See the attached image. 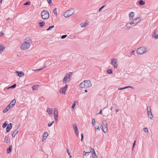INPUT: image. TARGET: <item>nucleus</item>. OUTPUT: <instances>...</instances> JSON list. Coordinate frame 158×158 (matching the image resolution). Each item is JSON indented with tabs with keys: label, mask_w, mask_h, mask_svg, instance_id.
Masks as SVG:
<instances>
[{
	"label": "nucleus",
	"mask_w": 158,
	"mask_h": 158,
	"mask_svg": "<svg viewBox=\"0 0 158 158\" xmlns=\"http://www.w3.org/2000/svg\"><path fill=\"white\" fill-rule=\"evenodd\" d=\"M101 126L99 125V126H96L95 127V129L96 131H97L98 130L99 131H100V129H99L100 127H101Z\"/></svg>",
	"instance_id": "nucleus-36"
},
{
	"label": "nucleus",
	"mask_w": 158,
	"mask_h": 158,
	"mask_svg": "<svg viewBox=\"0 0 158 158\" xmlns=\"http://www.w3.org/2000/svg\"><path fill=\"white\" fill-rule=\"evenodd\" d=\"M41 15L42 18L44 19H48L49 17V12L45 10H44L41 11Z\"/></svg>",
	"instance_id": "nucleus-3"
},
{
	"label": "nucleus",
	"mask_w": 158,
	"mask_h": 158,
	"mask_svg": "<svg viewBox=\"0 0 158 158\" xmlns=\"http://www.w3.org/2000/svg\"><path fill=\"white\" fill-rule=\"evenodd\" d=\"M84 138V135L83 133L81 134V140L82 142L83 140V139Z\"/></svg>",
	"instance_id": "nucleus-52"
},
{
	"label": "nucleus",
	"mask_w": 158,
	"mask_h": 158,
	"mask_svg": "<svg viewBox=\"0 0 158 158\" xmlns=\"http://www.w3.org/2000/svg\"><path fill=\"white\" fill-rule=\"evenodd\" d=\"M85 88H87L89 87H91L92 85L91 84V83L90 81L89 80H85Z\"/></svg>",
	"instance_id": "nucleus-9"
},
{
	"label": "nucleus",
	"mask_w": 158,
	"mask_h": 158,
	"mask_svg": "<svg viewBox=\"0 0 158 158\" xmlns=\"http://www.w3.org/2000/svg\"><path fill=\"white\" fill-rule=\"evenodd\" d=\"M66 90L63 87L60 89V93L63 94H65Z\"/></svg>",
	"instance_id": "nucleus-23"
},
{
	"label": "nucleus",
	"mask_w": 158,
	"mask_h": 158,
	"mask_svg": "<svg viewBox=\"0 0 158 158\" xmlns=\"http://www.w3.org/2000/svg\"><path fill=\"white\" fill-rule=\"evenodd\" d=\"M134 13L133 12H131L129 14V19L131 20L133 17L134 16Z\"/></svg>",
	"instance_id": "nucleus-19"
},
{
	"label": "nucleus",
	"mask_w": 158,
	"mask_h": 158,
	"mask_svg": "<svg viewBox=\"0 0 158 158\" xmlns=\"http://www.w3.org/2000/svg\"><path fill=\"white\" fill-rule=\"evenodd\" d=\"M111 64L113 65L114 68H117L118 64H117V59L113 58L111 59Z\"/></svg>",
	"instance_id": "nucleus-6"
},
{
	"label": "nucleus",
	"mask_w": 158,
	"mask_h": 158,
	"mask_svg": "<svg viewBox=\"0 0 158 158\" xmlns=\"http://www.w3.org/2000/svg\"><path fill=\"white\" fill-rule=\"evenodd\" d=\"M143 131H144V132L145 133H148V129L146 127L144 128Z\"/></svg>",
	"instance_id": "nucleus-43"
},
{
	"label": "nucleus",
	"mask_w": 158,
	"mask_h": 158,
	"mask_svg": "<svg viewBox=\"0 0 158 158\" xmlns=\"http://www.w3.org/2000/svg\"><path fill=\"white\" fill-rule=\"evenodd\" d=\"M107 72L108 74H111L112 73V71L111 69H109L107 71Z\"/></svg>",
	"instance_id": "nucleus-38"
},
{
	"label": "nucleus",
	"mask_w": 158,
	"mask_h": 158,
	"mask_svg": "<svg viewBox=\"0 0 158 158\" xmlns=\"http://www.w3.org/2000/svg\"><path fill=\"white\" fill-rule=\"evenodd\" d=\"M64 89H65L66 90H67V89L68 88V86H67V85H66L65 86L63 87Z\"/></svg>",
	"instance_id": "nucleus-55"
},
{
	"label": "nucleus",
	"mask_w": 158,
	"mask_h": 158,
	"mask_svg": "<svg viewBox=\"0 0 158 158\" xmlns=\"http://www.w3.org/2000/svg\"><path fill=\"white\" fill-rule=\"evenodd\" d=\"M18 129V128H17V129H15L13 132L12 134V138H14L15 137L16 135L18 133V131L17 130Z\"/></svg>",
	"instance_id": "nucleus-17"
},
{
	"label": "nucleus",
	"mask_w": 158,
	"mask_h": 158,
	"mask_svg": "<svg viewBox=\"0 0 158 158\" xmlns=\"http://www.w3.org/2000/svg\"><path fill=\"white\" fill-rule=\"evenodd\" d=\"M16 84H14L13 85H11L10 86V88H14L16 87Z\"/></svg>",
	"instance_id": "nucleus-46"
},
{
	"label": "nucleus",
	"mask_w": 158,
	"mask_h": 158,
	"mask_svg": "<svg viewBox=\"0 0 158 158\" xmlns=\"http://www.w3.org/2000/svg\"><path fill=\"white\" fill-rule=\"evenodd\" d=\"M76 101H75L73 103V105H72V108L73 109H74L75 107V106L76 105Z\"/></svg>",
	"instance_id": "nucleus-40"
},
{
	"label": "nucleus",
	"mask_w": 158,
	"mask_h": 158,
	"mask_svg": "<svg viewBox=\"0 0 158 158\" xmlns=\"http://www.w3.org/2000/svg\"><path fill=\"white\" fill-rule=\"evenodd\" d=\"M105 6H103L102 7H101V8H100L98 10V12H100L102 11V9Z\"/></svg>",
	"instance_id": "nucleus-45"
},
{
	"label": "nucleus",
	"mask_w": 158,
	"mask_h": 158,
	"mask_svg": "<svg viewBox=\"0 0 158 158\" xmlns=\"http://www.w3.org/2000/svg\"><path fill=\"white\" fill-rule=\"evenodd\" d=\"M12 124L9 123L6 128V131L7 132H9L12 128Z\"/></svg>",
	"instance_id": "nucleus-10"
},
{
	"label": "nucleus",
	"mask_w": 158,
	"mask_h": 158,
	"mask_svg": "<svg viewBox=\"0 0 158 158\" xmlns=\"http://www.w3.org/2000/svg\"><path fill=\"white\" fill-rule=\"evenodd\" d=\"M74 13L73 9H71L65 12L64 14V16L65 18L70 17Z\"/></svg>",
	"instance_id": "nucleus-2"
},
{
	"label": "nucleus",
	"mask_w": 158,
	"mask_h": 158,
	"mask_svg": "<svg viewBox=\"0 0 158 158\" xmlns=\"http://www.w3.org/2000/svg\"><path fill=\"white\" fill-rule=\"evenodd\" d=\"M130 24H131V25H133V26H134L136 25V24H135V23H134V21H132L130 23Z\"/></svg>",
	"instance_id": "nucleus-42"
},
{
	"label": "nucleus",
	"mask_w": 158,
	"mask_h": 158,
	"mask_svg": "<svg viewBox=\"0 0 158 158\" xmlns=\"http://www.w3.org/2000/svg\"><path fill=\"white\" fill-rule=\"evenodd\" d=\"M102 130L104 133H106L107 131V122L106 120H103L102 122Z\"/></svg>",
	"instance_id": "nucleus-5"
},
{
	"label": "nucleus",
	"mask_w": 158,
	"mask_h": 158,
	"mask_svg": "<svg viewBox=\"0 0 158 158\" xmlns=\"http://www.w3.org/2000/svg\"><path fill=\"white\" fill-rule=\"evenodd\" d=\"M138 3L140 5H143L145 4V2L142 0H140L139 1Z\"/></svg>",
	"instance_id": "nucleus-26"
},
{
	"label": "nucleus",
	"mask_w": 158,
	"mask_h": 158,
	"mask_svg": "<svg viewBox=\"0 0 158 158\" xmlns=\"http://www.w3.org/2000/svg\"><path fill=\"white\" fill-rule=\"evenodd\" d=\"M126 89L127 88H131V89H134V88L131 86H126Z\"/></svg>",
	"instance_id": "nucleus-53"
},
{
	"label": "nucleus",
	"mask_w": 158,
	"mask_h": 158,
	"mask_svg": "<svg viewBox=\"0 0 158 158\" xmlns=\"http://www.w3.org/2000/svg\"><path fill=\"white\" fill-rule=\"evenodd\" d=\"M113 109V107L112 106H111V108H110V109L111 110H112Z\"/></svg>",
	"instance_id": "nucleus-63"
},
{
	"label": "nucleus",
	"mask_w": 158,
	"mask_h": 158,
	"mask_svg": "<svg viewBox=\"0 0 158 158\" xmlns=\"http://www.w3.org/2000/svg\"><path fill=\"white\" fill-rule=\"evenodd\" d=\"M102 113V110H101L99 113H98V114H101Z\"/></svg>",
	"instance_id": "nucleus-56"
},
{
	"label": "nucleus",
	"mask_w": 158,
	"mask_h": 158,
	"mask_svg": "<svg viewBox=\"0 0 158 158\" xmlns=\"http://www.w3.org/2000/svg\"><path fill=\"white\" fill-rule=\"evenodd\" d=\"M135 143H136V141L135 140L134 141V142L133 143V146H132V149L133 150V148H134L135 147Z\"/></svg>",
	"instance_id": "nucleus-51"
},
{
	"label": "nucleus",
	"mask_w": 158,
	"mask_h": 158,
	"mask_svg": "<svg viewBox=\"0 0 158 158\" xmlns=\"http://www.w3.org/2000/svg\"><path fill=\"white\" fill-rule=\"evenodd\" d=\"M57 9L56 8H55L53 10V13H55V15L56 16L57 15V13L56 11Z\"/></svg>",
	"instance_id": "nucleus-37"
},
{
	"label": "nucleus",
	"mask_w": 158,
	"mask_h": 158,
	"mask_svg": "<svg viewBox=\"0 0 158 158\" xmlns=\"http://www.w3.org/2000/svg\"><path fill=\"white\" fill-rule=\"evenodd\" d=\"M135 52V51H134V50L132 51L131 53V55L134 54V52Z\"/></svg>",
	"instance_id": "nucleus-57"
},
{
	"label": "nucleus",
	"mask_w": 158,
	"mask_h": 158,
	"mask_svg": "<svg viewBox=\"0 0 158 158\" xmlns=\"http://www.w3.org/2000/svg\"><path fill=\"white\" fill-rule=\"evenodd\" d=\"M150 111V112L149 111H148V113H147L148 114V116L150 119H152L153 118V115L152 113V111Z\"/></svg>",
	"instance_id": "nucleus-18"
},
{
	"label": "nucleus",
	"mask_w": 158,
	"mask_h": 158,
	"mask_svg": "<svg viewBox=\"0 0 158 158\" xmlns=\"http://www.w3.org/2000/svg\"><path fill=\"white\" fill-rule=\"evenodd\" d=\"M54 26L53 25V26H50L47 29V31H49L50 30H51L52 29V28H54Z\"/></svg>",
	"instance_id": "nucleus-35"
},
{
	"label": "nucleus",
	"mask_w": 158,
	"mask_h": 158,
	"mask_svg": "<svg viewBox=\"0 0 158 158\" xmlns=\"http://www.w3.org/2000/svg\"><path fill=\"white\" fill-rule=\"evenodd\" d=\"M81 25L82 27H84L86 26V23H82L81 24Z\"/></svg>",
	"instance_id": "nucleus-47"
},
{
	"label": "nucleus",
	"mask_w": 158,
	"mask_h": 158,
	"mask_svg": "<svg viewBox=\"0 0 158 158\" xmlns=\"http://www.w3.org/2000/svg\"><path fill=\"white\" fill-rule=\"evenodd\" d=\"M49 4L51 6L52 4V0H47Z\"/></svg>",
	"instance_id": "nucleus-48"
},
{
	"label": "nucleus",
	"mask_w": 158,
	"mask_h": 158,
	"mask_svg": "<svg viewBox=\"0 0 158 158\" xmlns=\"http://www.w3.org/2000/svg\"><path fill=\"white\" fill-rule=\"evenodd\" d=\"M85 92L86 93H87V92L88 91H87V90H85Z\"/></svg>",
	"instance_id": "nucleus-64"
},
{
	"label": "nucleus",
	"mask_w": 158,
	"mask_h": 158,
	"mask_svg": "<svg viewBox=\"0 0 158 158\" xmlns=\"http://www.w3.org/2000/svg\"><path fill=\"white\" fill-rule=\"evenodd\" d=\"M147 52L146 48L145 47H142L138 48L137 50V52L139 54H142Z\"/></svg>",
	"instance_id": "nucleus-4"
},
{
	"label": "nucleus",
	"mask_w": 158,
	"mask_h": 158,
	"mask_svg": "<svg viewBox=\"0 0 158 158\" xmlns=\"http://www.w3.org/2000/svg\"><path fill=\"white\" fill-rule=\"evenodd\" d=\"M67 74L68 73H67L66 75L63 79V82L64 83H66L67 82H69L70 81V79H68Z\"/></svg>",
	"instance_id": "nucleus-11"
},
{
	"label": "nucleus",
	"mask_w": 158,
	"mask_h": 158,
	"mask_svg": "<svg viewBox=\"0 0 158 158\" xmlns=\"http://www.w3.org/2000/svg\"><path fill=\"white\" fill-rule=\"evenodd\" d=\"M85 81H84L79 85V87L80 88L82 89L83 88H85Z\"/></svg>",
	"instance_id": "nucleus-12"
},
{
	"label": "nucleus",
	"mask_w": 158,
	"mask_h": 158,
	"mask_svg": "<svg viewBox=\"0 0 158 158\" xmlns=\"http://www.w3.org/2000/svg\"><path fill=\"white\" fill-rule=\"evenodd\" d=\"M54 114L55 120L57 121L58 119V111L57 108H55L54 109Z\"/></svg>",
	"instance_id": "nucleus-8"
},
{
	"label": "nucleus",
	"mask_w": 158,
	"mask_h": 158,
	"mask_svg": "<svg viewBox=\"0 0 158 158\" xmlns=\"http://www.w3.org/2000/svg\"><path fill=\"white\" fill-rule=\"evenodd\" d=\"M46 137H44L43 136V138H42V140L43 141H44V140H45L46 139Z\"/></svg>",
	"instance_id": "nucleus-58"
},
{
	"label": "nucleus",
	"mask_w": 158,
	"mask_h": 158,
	"mask_svg": "<svg viewBox=\"0 0 158 158\" xmlns=\"http://www.w3.org/2000/svg\"><path fill=\"white\" fill-rule=\"evenodd\" d=\"M141 17H139L134 19L133 21H134V23H135V24H136L140 21L141 19Z\"/></svg>",
	"instance_id": "nucleus-15"
},
{
	"label": "nucleus",
	"mask_w": 158,
	"mask_h": 158,
	"mask_svg": "<svg viewBox=\"0 0 158 158\" xmlns=\"http://www.w3.org/2000/svg\"><path fill=\"white\" fill-rule=\"evenodd\" d=\"M119 111V110L118 109H117L116 110V112H118Z\"/></svg>",
	"instance_id": "nucleus-62"
},
{
	"label": "nucleus",
	"mask_w": 158,
	"mask_h": 158,
	"mask_svg": "<svg viewBox=\"0 0 158 158\" xmlns=\"http://www.w3.org/2000/svg\"><path fill=\"white\" fill-rule=\"evenodd\" d=\"M16 102L15 99H14L12 100L10 104L11 108L14 106L16 103Z\"/></svg>",
	"instance_id": "nucleus-22"
},
{
	"label": "nucleus",
	"mask_w": 158,
	"mask_h": 158,
	"mask_svg": "<svg viewBox=\"0 0 158 158\" xmlns=\"http://www.w3.org/2000/svg\"><path fill=\"white\" fill-rule=\"evenodd\" d=\"M47 111L48 114H52L53 110L51 109L48 108Z\"/></svg>",
	"instance_id": "nucleus-27"
},
{
	"label": "nucleus",
	"mask_w": 158,
	"mask_h": 158,
	"mask_svg": "<svg viewBox=\"0 0 158 158\" xmlns=\"http://www.w3.org/2000/svg\"><path fill=\"white\" fill-rule=\"evenodd\" d=\"M90 149L92 150V158H98L96 154L95 150L92 148L91 147L90 148Z\"/></svg>",
	"instance_id": "nucleus-13"
},
{
	"label": "nucleus",
	"mask_w": 158,
	"mask_h": 158,
	"mask_svg": "<svg viewBox=\"0 0 158 158\" xmlns=\"http://www.w3.org/2000/svg\"><path fill=\"white\" fill-rule=\"evenodd\" d=\"M39 27H42L45 25V23L44 22H41L39 23Z\"/></svg>",
	"instance_id": "nucleus-25"
},
{
	"label": "nucleus",
	"mask_w": 158,
	"mask_h": 158,
	"mask_svg": "<svg viewBox=\"0 0 158 158\" xmlns=\"http://www.w3.org/2000/svg\"><path fill=\"white\" fill-rule=\"evenodd\" d=\"M39 86H40L39 85H34L32 87V88L33 90H37L38 88V87Z\"/></svg>",
	"instance_id": "nucleus-24"
},
{
	"label": "nucleus",
	"mask_w": 158,
	"mask_h": 158,
	"mask_svg": "<svg viewBox=\"0 0 158 158\" xmlns=\"http://www.w3.org/2000/svg\"><path fill=\"white\" fill-rule=\"evenodd\" d=\"M54 123V122H52L51 123H49L48 124V127H51Z\"/></svg>",
	"instance_id": "nucleus-50"
},
{
	"label": "nucleus",
	"mask_w": 158,
	"mask_h": 158,
	"mask_svg": "<svg viewBox=\"0 0 158 158\" xmlns=\"http://www.w3.org/2000/svg\"><path fill=\"white\" fill-rule=\"evenodd\" d=\"M11 88H10V87H8L7 88H5L4 89V90H5V89H9Z\"/></svg>",
	"instance_id": "nucleus-60"
},
{
	"label": "nucleus",
	"mask_w": 158,
	"mask_h": 158,
	"mask_svg": "<svg viewBox=\"0 0 158 158\" xmlns=\"http://www.w3.org/2000/svg\"><path fill=\"white\" fill-rule=\"evenodd\" d=\"M73 126L75 134H76L77 137L79 136L78 135V128L77 127V125L76 123H73Z\"/></svg>",
	"instance_id": "nucleus-7"
},
{
	"label": "nucleus",
	"mask_w": 158,
	"mask_h": 158,
	"mask_svg": "<svg viewBox=\"0 0 158 158\" xmlns=\"http://www.w3.org/2000/svg\"><path fill=\"white\" fill-rule=\"evenodd\" d=\"M126 27L128 28H130L131 27V24L130 23H127L126 25Z\"/></svg>",
	"instance_id": "nucleus-32"
},
{
	"label": "nucleus",
	"mask_w": 158,
	"mask_h": 158,
	"mask_svg": "<svg viewBox=\"0 0 158 158\" xmlns=\"http://www.w3.org/2000/svg\"><path fill=\"white\" fill-rule=\"evenodd\" d=\"M12 149V147L11 145H10L9 148H7L6 149L7 153L9 154L11 151Z\"/></svg>",
	"instance_id": "nucleus-21"
},
{
	"label": "nucleus",
	"mask_w": 158,
	"mask_h": 158,
	"mask_svg": "<svg viewBox=\"0 0 158 158\" xmlns=\"http://www.w3.org/2000/svg\"><path fill=\"white\" fill-rule=\"evenodd\" d=\"M67 36V35H63L62 36H61V39H64Z\"/></svg>",
	"instance_id": "nucleus-44"
},
{
	"label": "nucleus",
	"mask_w": 158,
	"mask_h": 158,
	"mask_svg": "<svg viewBox=\"0 0 158 158\" xmlns=\"http://www.w3.org/2000/svg\"><path fill=\"white\" fill-rule=\"evenodd\" d=\"M9 139V136L7 135L6 136L5 138V142L6 143H8V140Z\"/></svg>",
	"instance_id": "nucleus-30"
},
{
	"label": "nucleus",
	"mask_w": 158,
	"mask_h": 158,
	"mask_svg": "<svg viewBox=\"0 0 158 158\" xmlns=\"http://www.w3.org/2000/svg\"><path fill=\"white\" fill-rule=\"evenodd\" d=\"M72 72H69L68 73L67 76L68 79H70L71 77L72 76Z\"/></svg>",
	"instance_id": "nucleus-29"
},
{
	"label": "nucleus",
	"mask_w": 158,
	"mask_h": 158,
	"mask_svg": "<svg viewBox=\"0 0 158 158\" xmlns=\"http://www.w3.org/2000/svg\"><path fill=\"white\" fill-rule=\"evenodd\" d=\"M11 108L10 104H9L3 110V112L5 113L7 112Z\"/></svg>",
	"instance_id": "nucleus-14"
},
{
	"label": "nucleus",
	"mask_w": 158,
	"mask_h": 158,
	"mask_svg": "<svg viewBox=\"0 0 158 158\" xmlns=\"http://www.w3.org/2000/svg\"><path fill=\"white\" fill-rule=\"evenodd\" d=\"M67 152L68 153V154H69V156H70V153H69V150L68 149H67Z\"/></svg>",
	"instance_id": "nucleus-59"
},
{
	"label": "nucleus",
	"mask_w": 158,
	"mask_h": 158,
	"mask_svg": "<svg viewBox=\"0 0 158 158\" xmlns=\"http://www.w3.org/2000/svg\"><path fill=\"white\" fill-rule=\"evenodd\" d=\"M126 89V87H123V88H119L118 89V90H122V89Z\"/></svg>",
	"instance_id": "nucleus-54"
},
{
	"label": "nucleus",
	"mask_w": 158,
	"mask_h": 158,
	"mask_svg": "<svg viewBox=\"0 0 158 158\" xmlns=\"http://www.w3.org/2000/svg\"><path fill=\"white\" fill-rule=\"evenodd\" d=\"M48 136V133L47 132H45L43 135V136L44 137L47 138V136Z\"/></svg>",
	"instance_id": "nucleus-39"
},
{
	"label": "nucleus",
	"mask_w": 158,
	"mask_h": 158,
	"mask_svg": "<svg viewBox=\"0 0 158 158\" xmlns=\"http://www.w3.org/2000/svg\"><path fill=\"white\" fill-rule=\"evenodd\" d=\"M92 123L93 126H95L96 125L95 120L94 118H93L92 120Z\"/></svg>",
	"instance_id": "nucleus-31"
},
{
	"label": "nucleus",
	"mask_w": 158,
	"mask_h": 158,
	"mask_svg": "<svg viewBox=\"0 0 158 158\" xmlns=\"http://www.w3.org/2000/svg\"><path fill=\"white\" fill-rule=\"evenodd\" d=\"M7 124L8 123H7V122H5L2 126V127L4 128L6 127L7 126Z\"/></svg>",
	"instance_id": "nucleus-34"
},
{
	"label": "nucleus",
	"mask_w": 158,
	"mask_h": 158,
	"mask_svg": "<svg viewBox=\"0 0 158 158\" xmlns=\"http://www.w3.org/2000/svg\"><path fill=\"white\" fill-rule=\"evenodd\" d=\"M31 4V2L30 1L27 2H25L24 4V5H30Z\"/></svg>",
	"instance_id": "nucleus-41"
},
{
	"label": "nucleus",
	"mask_w": 158,
	"mask_h": 158,
	"mask_svg": "<svg viewBox=\"0 0 158 158\" xmlns=\"http://www.w3.org/2000/svg\"><path fill=\"white\" fill-rule=\"evenodd\" d=\"M3 35H4V34L2 32H1L0 33V36H2Z\"/></svg>",
	"instance_id": "nucleus-61"
},
{
	"label": "nucleus",
	"mask_w": 158,
	"mask_h": 158,
	"mask_svg": "<svg viewBox=\"0 0 158 158\" xmlns=\"http://www.w3.org/2000/svg\"><path fill=\"white\" fill-rule=\"evenodd\" d=\"M32 43L31 38L30 37H27L24 40V42L22 44L21 49L22 50H26L28 49Z\"/></svg>",
	"instance_id": "nucleus-1"
},
{
	"label": "nucleus",
	"mask_w": 158,
	"mask_h": 158,
	"mask_svg": "<svg viewBox=\"0 0 158 158\" xmlns=\"http://www.w3.org/2000/svg\"><path fill=\"white\" fill-rule=\"evenodd\" d=\"M156 31V30H155L152 35L153 37L155 38V39L158 38V35H157Z\"/></svg>",
	"instance_id": "nucleus-20"
},
{
	"label": "nucleus",
	"mask_w": 158,
	"mask_h": 158,
	"mask_svg": "<svg viewBox=\"0 0 158 158\" xmlns=\"http://www.w3.org/2000/svg\"><path fill=\"white\" fill-rule=\"evenodd\" d=\"M46 67V66L45 65L44 68H40V69H36L34 70H34L35 71H36V72L39 71H40V70H42L43 69H44V68H45Z\"/></svg>",
	"instance_id": "nucleus-33"
},
{
	"label": "nucleus",
	"mask_w": 158,
	"mask_h": 158,
	"mask_svg": "<svg viewBox=\"0 0 158 158\" xmlns=\"http://www.w3.org/2000/svg\"><path fill=\"white\" fill-rule=\"evenodd\" d=\"M90 153V152H85L84 151L83 154V155L84 156H87L89 155Z\"/></svg>",
	"instance_id": "nucleus-28"
},
{
	"label": "nucleus",
	"mask_w": 158,
	"mask_h": 158,
	"mask_svg": "<svg viewBox=\"0 0 158 158\" xmlns=\"http://www.w3.org/2000/svg\"><path fill=\"white\" fill-rule=\"evenodd\" d=\"M16 73L17 74L19 77H22L24 75V73L22 72H19L18 71H16Z\"/></svg>",
	"instance_id": "nucleus-16"
},
{
	"label": "nucleus",
	"mask_w": 158,
	"mask_h": 158,
	"mask_svg": "<svg viewBox=\"0 0 158 158\" xmlns=\"http://www.w3.org/2000/svg\"><path fill=\"white\" fill-rule=\"evenodd\" d=\"M149 107H148L147 108V113H148V111H149V112H150V111H151V108L150 107V106H149Z\"/></svg>",
	"instance_id": "nucleus-49"
}]
</instances>
